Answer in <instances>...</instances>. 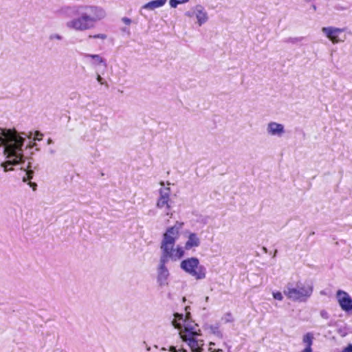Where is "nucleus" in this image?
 <instances>
[{"instance_id":"b1692460","label":"nucleus","mask_w":352,"mask_h":352,"mask_svg":"<svg viewBox=\"0 0 352 352\" xmlns=\"http://www.w3.org/2000/svg\"><path fill=\"white\" fill-rule=\"evenodd\" d=\"M342 352H352V344H349L347 346L342 349Z\"/></svg>"},{"instance_id":"2f4dec72","label":"nucleus","mask_w":352,"mask_h":352,"mask_svg":"<svg viewBox=\"0 0 352 352\" xmlns=\"http://www.w3.org/2000/svg\"><path fill=\"white\" fill-rule=\"evenodd\" d=\"M52 142H53L52 140V139H50V138H49V139H48V140H47V144H52Z\"/></svg>"},{"instance_id":"0eeeda50","label":"nucleus","mask_w":352,"mask_h":352,"mask_svg":"<svg viewBox=\"0 0 352 352\" xmlns=\"http://www.w3.org/2000/svg\"><path fill=\"white\" fill-rule=\"evenodd\" d=\"M188 17H195L197 23L199 26H201L208 21V14L205 8L200 4H197L192 7L190 10L185 13Z\"/></svg>"},{"instance_id":"ddd939ff","label":"nucleus","mask_w":352,"mask_h":352,"mask_svg":"<svg viewBox=\"0 0 352 352\" xmlns=\"http://www.w3.org/2000/svg\"><path fill=\"white\" fill-rule=\"evenodd\" d=\"M166 263L159 261L157 269V281L160 286L163 287L168 285L169 272L166 267Z\"/></svg>"},{"instance_id":"5701e85b","label":"nucleus","mask_w":352,"mask_h":352,"mask_svg":"<svg viewBox=\"0 0 352 352\" xmlns=\"http://www.w3.org/2000/svg\"><path fill=\"white\" fill-rule=\"evenodd\" d=\"M272 295H273L274 298H275L278 300L281 301L283 299V294L280 292H273Z\"/></svg>"},{"instance_id":"bb28decb","label":"nucleus","mask_w":352,"mask_h":352,"mask_svg":"<svg viewBox=\"0 0 352 352\" xmlns=\"http://www.w3.org/2000/svg\"><path fill=\"white\" fill-rule=\"evenodd\" d=\"M28 184L30 185V187L32 188L33 190H36L37 186L36 183L30 182Z\"/></svg>"},{"instance_id":"20e7f679","label":"nucleus","mask_w":352,"mask_h":352,"mask_svg":"<svg viewBox=\"0 0 352 352\" xmlns=\"http://www.w3.org/2000/svg\"><path fill=\"white\" fill-rule=\"evenodd\" d=\"M313 286L310 284L297 282L288 283L283 290V294L293 302H306L312 295Z\"/></svg>"},{"instance_id":"7ed1b4c3","label":"nucleus","mask_w":352,"mask_h":352,"mask_svg":"<svg viewBox=\"0 0 352 352\" xmlns=\"http://www.w3.org/2000/svg\"><path fill=\"white\" fill-rule=\"evenodd\" d=\"M183 226V222L177 221L174 226L166 229L160 244V261L166 263L169 261H177L184 256L183 247L180 245L175 247V243L179 237V232Z\"/></svg>"},{"instance_id":"cd10ccee","label":"nucleus","mask_w":352,"mask_h":352,"mask_svg":"<svg viewBox=\"0 0 352 352\" xmlns=\"http://www.w3.org/2000/svg\"><path fill=\"white\" fill-rule=\"evenodd\" d=\"M97 81L101 84V85H103L104 84V82H103V78L100 76V75H98L97 76Z\"/></svg>"},{"instance_id":"7c9ffc66","label":"nucleus","mask_w":352,"mask_h":352,"mask_svg":"<svg viewBox=\"0 0 352 352\" xmlns=\"http://www.w3.org/2000/svg\"><path fill=\"white\" fill-rule=\"evenodd\" d=\"M209 351H210V352H223L222 349H218V350H216V351H212V348H211V347H210V348H209Z\"/></svg>"},{"instance_id":"393cba45","label":"nucleus","mask_w":352,"mask_h":352,"mask_svg":"<svg viewBox=\"0 0 352 352\" xmlns=\"http://www.w3.org/2000/svg\"><path fill=\"white\" fill-rule=\"evenodd\" d=\"M42 136H43V134L41 133H40L39 131H36L35 137H34V140H41Z\"/></svg>"},{"instance_id":"f3484780","label":"nucleus","mask_w":352,"mask_h":352,"mask_svg":"<svg viewBox=\"0 0 352 352\" xmlns=\"http://www.w3.org/2000/svg\"><path fill=\"white\" fill-rule=\"evenodd\" d=\"M187 319H188V318L186 317L184 318V316L182 314H175L174 320L172 321L173 325L175 328L181 330V329H182V327L184 326V321H186V320H187Z\"/></svg>"},{"instance_id":"72a5a7b5","label":"nucleus","mask_w":352,"mask_h":352,"mask_svg":"<svg viewBox=\"0 0 352 352\" xmlns=\"http://www.w3.org/2000/svg\"><path fill=\"white\" fill-rule=\"evenodd\" d=\"M206 301L208 302V300H209V297L208 296H206V298H205Z\"/></svg>"},{"instance_id":"473e14b6","label":"nucleus","mask_w":352,"mask_h":352,"mask_svg":"<svg viewBox=\"0 0 352 352\" xmlns=\"http://www.w3.org/2000/svg\"><path fill=\"white\" fill-rule=\"evenodd\" d=\"M35 145H36V144H35V143H33L32 144H30L29 146H30V148H32V147H33V146H35Z\"/></svg>"},{"instance_id":"c85d7f7f","label":"nucleus","mask_w":352,"mask_h":352,"mask_svg":"<svg viewBox=\"0 0 352 352\" xmlns=\"http://www.w3.org/2000/svg\"><path fill=\"white\" fill-rule=\"evenodd\" d=\"M320 315L322 318H328V314L327 313V311H322L320 312Z\"/></svg>"},{"instance_id":"dca6fc26","label":"nucleus","mask_w":352,"mask_h":352,"mask_svg":"<svg viewBox=\"0 0 352 352\" xmlns=\"http://www.w3.org/2000/svg\"><path fill=\"white\" fill-rule=\"evenodd\" d=\"M166 1L167 0H153L143 5L141 10H154L164 6Z\"/></svg>"},{"instance_id":"aec40b11","label":"nucleus","mask_w":352,"mask_h":352,"mask_svg":"<svg viewBox=\"0 0 352 352\" xmlns=\"http://www.w3.org/2000/svg\"><path fill=\"white\" fill-rule=\"evenodd\" d=\"M63 36L58 33H53L49 36V40L51 41H54L55 40L61 41V40H63Z\"/></svg>"},{"instance_id":"6e6552de","label":"nucleus","mask_w":352,"mask_h":352,"mask_svg":"<svg viewBox=\"0 0 352 352\" xmlns=\"http://www.w3.org/2000/svg\"><path fill=\"white\" fill-rule=\"evenodd\" d=\"M183 329L180 330L179 335L182 339L192 337L194 336H201V330L197 324L188 318L184 321Z\"/></svg>"},{"instance_id":"c9c22d12","label":"nucleus","mask_w":352,"mask_h":352,"mask_svg":"<svg viewBox=\"0 0 352 352\" xmlns=\"http://www.w3.org/2000/svg\"><path fill=\"white\" fill-rule=\"evenodd\" d=\"M212 345H214V343H213V342H210V346H212Z\"/></svg>"},{"instance_id":"f8f14e48","label":"nucleus","mask_w":352,"mask_h":352,"mask_svg":"<svg viewBox=\"0 0 352 352\" xmlns=\"http://www.w3.org/2000/svg\"><path fill=\"white\" fill-rule=\"evenodd\" d=\"M336 297L341 309L344 311L352 310V298L348 293L342 290H338Z\"/></svg>"},{"instance_id":"9b49d317","label":"nucleus","mask_w":352,"mask_h":352,"mask_svg":"<svg viewBox=\"0 0 352 352\" xmlns=\"http://www.w3.org/2000/svg\"><path fill=\"white\" fill-rule=\"evenodd\" d=\"M201 336H194L191 338H186L182 339L185 342L191 350V352H203L204 341L200 338Z\"/></svg>"},{"instance_id":"412c9836","label":"nucleus","mask_w":352,"mask_h":352,"mask_svg":"<svg viewBox=\"0 0 352 352\" xmlns=\"http://www.w3.org/2000/svg\"><path fill=\"white\" fill-rule=\"evenodd\" d=\"M161 351L165 352H188L186 349H179L178 350H176L173 346L170 347V349L168 351H166L165 348H162Z\"/></svg>"},{"instance_id":"1a4fd4ad","label":"nucleus","mask_w":352,"mask_h":352,"mask_svg":"<svg viewBox=\"0 0 352 352\" xmlns=\"http://www.w3.org/2000/svg\"><path fill=\"white\" fill-rule=\"evenodd\" d=\"M344 31V29L335 27H324L322 28V32L333 43H338L344 41L345 36H344L343 38L340 37Z\"/></svg>"},{"instance_id":"c756f323","label":"nucleus","mask_w":352,"mask_h":352,"mask_svg":"<svg viewBox=\"0 0 352 352\" xmlns=\"http://www.w3.org/2000/svg\"><path fill=\"white\" fill-rule=\"evenodd\" d=\"M313 349L312 347H305L302 351L300 352H312Z\"/></svg>"},{"instance_id":"39448f33","label":"nucleus","mask_w":352,"mask_h":352,"mask_svg":"<svg viewBox=\"0 0 352 352\" xmlns=\"http://www.w3.org/2000/svg\"><path fill=\"white\" fill-rule=\"evenodd\" d=\"M180 267L196 280H202L206 276V267L199 264V261L196 257L184 259L181 262Z\"/></svg>"},{"instance_id":"f03ea898","label":"nucleus","mask_w":352,"mask_h":352,"mask_svg":"<svg viewBox=\"0 0 352 352\" xmlns=\"http://www.w3.org/2000/svg\"><path fill=\"white\" fill-rule=\"evenodd\" d=\"M24 141L25 138L21 136L16 131L1 129L0 146L4 147V155L8 159L6 162L1 163V166L7 172L12 170L8 168L9 166L21 164V169L26 172L23 182H26L32 178L34 170L32 169L31 162H25L24 160L22 149Z\"/></svg>"},{"instance_id":"a211bd4d","label":"nucleus","mask_w":352,"mask_h":352,"mask_svg":"<svg viewBox=\"0 0 352 352\" xmlns=\"http://www.w3.org/2000/svg\"><path fill=\"white\" fill-rule=\"evenodd\" d=\"M314 340V334L311 332H308L303 335L302 342L305 347H311Z\"/></svg>"},{"instance_id":"6ab92c4d","label":"nucleus","mask_w":352,"mask_h":352,"mask_svg":"<svg viewBox=\"0 0 352 352\" xmlns=\"http://www.w3.org/2000/svg\"><path fill=\"white\" fill-rule=\"evenodd\" d=\"M188 1L189 0H170L169 4L170 8H175L177 7L178 5L183 4Z\"/></svg>"},{"instance_id":"a878e982","label":"nucleus","mask_w":352,"mask_h":352,"mask_svg":"<svg viewBox=\"0 0 352 352\" xmlns=\"http://www.w3.org/2000/svg\"><path fill=\"white\" fill-rule=\"evenodd\" d=\"M122 20L126 25H130L131 23V20L127 17H124Z\"/></svg>"},{"instance_id":"f704fd0d","label":"nucleus","mask_w":352,"mask_h":352,"mask_svg":"<svg viewBox=\"0 0 352 352\" xmlns=\"http://www.w3.org/2000/svg\"><path fill=\"white\" fill-rule=\"evenodd\" d=\"M146 350H147V351H150V350H151V347H150V346H147V347H146Z\"/></svg>"},{"instance_id":"4be33fe9","label":"nucleus","mask_w":352,"mask_h":352,"mask_svg":"<svg viewBox=\"0 0 352 352\" xmlns=\"http://www.w3.org/2000/svg\"><path fill=\"white\" fill-rule=\"evenodd\" d=\"M89 38L105 40L107 38V36L105 34H94V35H89Z\"/></svg>"},{"instance_id":"2eb2a0df","label":"nucleus","mask_w":352,"mask_h":352,"mask_svg":"<svg viewBox=\"0 0 352 352\" xmlns=\"http://www.w3.org/2000/svg\"><path fill=\"white\" fill-rule=\"evenodd\" d=\"M84 57L87 59H90V64L93 66L106 65L105 59L99 54H85Z\"/></svg>"},{"instance_id":"423d86ee","label":"nucleus","mask_w":352,"mask_h":352,"mask_svg":"<svg viewBox=\"0 0 352 352\" xmlns=\"http://www.w3.org/2000/svg\"><path fill=\"white\" fill-rule=\"evenodd\" d=\"M161 188L159 190V197L157 200L156 207L158 209L162 210L167 216L172 217L173 214L170 212L171 200H170V188L169 186H164V182L160 183Z\"/></svg>"},{"instance_id":"4468645a","label":"nucleus","mask_w":352,"mask_h":352,"mask_svg":"<svg viewBox=\"0 0 352 352\" xmlns=\"http://www.w3.org/2000/svg\"><path fill=\"white\" fill-rule=\"evenodd\" d=\"M266 132L268 135L281 138L285 133V126L276 122H270L266 126Z\"/></svg>"},{"instance_id":"9d476101","label":"nucleus","mask_w":352,"mask_h":352,"mask_svg":"<svg viewBox=\"0 0 352 352\" xmlns=\"http://www.w3.org/2000/svg\"><path fill=\"white\" fill-rule=\"evenodd\" d=\"M186 241L183 247L185 250H195L201 245V238L198 234L190 231L186 232Z\"/></svg>"},{"instance_id":"f257e3e1","label":"nucleus","mask_w":352,"mask_h":352,"mask_svg":"<svg viewBox=\"0 0 352 352\" xmlns=\"http://www.w3.org/2000/svg\"><path fill=\"white\" fill-rule=\"evenodd\" d=\"M58 12L70 18L65 25L69 30L75 32H84L92 29L107 16L106 11L102 7L91 4L64 6Z\"/></svg>"}]
</instances>
